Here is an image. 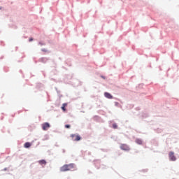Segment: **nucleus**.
Wrapping results in <instances>:
<instances>
[{
    "instance_id": "obj_1",
    "label": "nucleus",
    "mask_w": 179,
    "mask_h": 179,
    "mask_svg": "<svg viewBox=\"0 0 179 179\" xmlns=\"http://www.w3.org/2000/svg\"><path fill=\"white\" fill-rule=\"evenodd\" d=\"M73 169H75V164H64L60 168V171H71V170H73Z\"/></svg>"
},
{
    "instance_id": "obj_2",
    "label": "nucleus",
    "mask_w": 179,
    "mask_h": 179,
    "mask_svg": "<svg viewBox=\"0 0 179 179\" xmlns=\"http://www.w3.org/2000/svg\"><path fill=\"white\" fill-rule=\"evenodd\" d=\"M70 136H71L72 141H75L76 142H78V141H80V139H81L80 136H79L78 134H71Z\"/></svg>"
},
{
    "instance_id": "obj_3",
    "label": "nucleus",
    "mask_w": 179,
    "mask_h": 179,
    "mask_svg": "<svg viewBox=\"0 0 179 179\" xmlns=\"http://www.w3.org/2000/svg\"><path fill=\"white\" fill-rule=\"evenodd\" d=\"M120 149L122 150H125L126 152H128L130 150L129 146H128V145L127 144H121Z\"/></svg>"
},
{
    "instance_id": "obj_4",
    "label": "nucleus",
    "mask_w": 179,
    "mask_h": 179,
    "mask_svg": "<svg viewBox=\"0 0 179 179\" xmlns=\"http://www.w3.org/2000/svg\"><path fill=\"white\" fill-rule=\"evenodd\" d=\"M50 123H48V122H45V123H43V124H42V129L43 130V131H48V129L50 128Z\"/></svg>"
},
{
    "instance_id": "obj_5",
    "label": "nucleus",
    "mask_w": 179,
    "mask_h": 179,
    "mask_svg": "<svg viewBox=\"0 0 179 179\" xmlns=\"http://www.w3.org/2000/svg\"><path fill=\"white\" fill-rule=\"evenodd\" d=\"M169 159L171 162H176V160H177V158H176V156L174 155V152H169Z\"/></svg>"
},
{
    "instance_id": "obj_6",
    "label": "nucleus",
    "mask_w": 179,
    "mask_h": 179,
    "mask_svg": "<svg viewBox=\"0 0 179 179\" xmlns=\"http://www.w3.org/2000/svg\"><path fill=\"white\" fill-rule=\"evenodd\" d=\"M104 96L106 97V99H113V95L108 92H105Z\"/></svg>"
},
{
    "instance_id": "obj_7",
    "label": "nucleus",
    "mask_w": 179,
    "mask_h": 179,
    "mask_svg": "<svg viewBox=\"0 0 179 179\" xmlns=\"http://www.w3.org/2000/svg\"><path fill=\"white\" fill-rule=\"evenodd\" d=\"M38 163H39V164H41V166H45V164H47V162L44 159L39 160L38 162Z\"/></svg>"
},
{
    "instance_id": "obj_8",
    "label": "nucleus",
    "mask_w": 179,
    "mask_h": 179,
    "mask_svg": "<svg viewBox=\"0 0 179 179\" xmlns=\"http://www.w3.org/2000/svg\"><path fill=\"white\" fill-rule=\"evenodd\" d=\"M30 146H31V143H30L29 142H27V143H25L24 145V147L26 149L30 148Z\"/></svg>"
},
{
    "instance_id": "obj_9",
    "label": "nucleus",
    "mask_w": 179,
    "mask_h": 179,
    "mask_svg": "<svg viewBox=\"0 0 179 179\" xmlns=\"http://www.w3.org/2000/svg\"><path fill=\"white\" fill-rule=\"evenodd\" d=\"M66 106H68L67 103H63L62 104V110H63V111H66V108H65V107H66Z\"/></svg>"
},
{
    "instance_id": "obj_10",
    "label": "nucleus",
    "mask_w": 179,
    "mask_h": 179,
    "mask_svg": "<svg viewBox=\"0 0 179 179\" xmlns=\"http://www.w3.org/2000/svg\"><path fill=\"white\" fill-rule=\"evenodd\" d=\"M136 143L138 144V145H142V141L139 138H137L136 140Z\"/></svg>"
},
{
    "instance_id": "obj_11",
    "label": "nucleus",
    "mask_w": 179,
    "mask_h": 179,
    "mask_svg": "<svg viewBox=\"0 0 179 179\" xmlns=\"http://www.w3.org/2000/svg\"><path fill=\"white\" fill-rule=\"evenodd\" d=\"M65 128L69 129V128H71V125H69V124H66V125H65Z\"/></svg>"
},
{
    "instance_id": "obj_12",
    "label": "nucleus",
    "mask_w": 179,
    "mask_h": 179,
    "mask_svg": "<svg viewBox=\"0 0 179 179\" xmlns=\"http://www.w3.org/2000/svg\"><path fill=\"white\" fill-rule=\"evenodd\" d=\"M113 128L115 129H117V124H113Z\"/></svg>"
},
{
    "instance_id": "obj_13",
    "label": "nucleus",
    "mask_w": 179,
    "mask_h": 179,
    "mask_svg": "<svg viewBox=\"0 0 179 179\" xmlns=\"http://www.w3.org/2000/svg\"><path fill=\"white\" fill-rule=\"evenodd\" d=\"M29 41H30V42L33 41V38H29Z\"/></svg>"
},
{
    "instance_id": "obj_14",
    "label": "nucleus",
    "mask_w": 179,
    "mask_h": 179,
    "mask_svg": "<svg viewBox=\"0 0 179 179\" xmlns=\"http://www.w3.org/2000/svg\"><path fill=\"white\" fill-rule=\"evenodd\" d=\"M4 170H6V169H4Z\"/></svg>"
}]
</instances>
